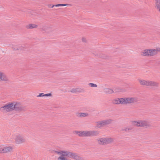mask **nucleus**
I'll return each mask as SVG.
<instances>
[{"label": "nucleus", "instance_id": "f257e3e1", "mask_svg": "<svg viewBox=\"0 0 160 160\" xmlns=\"http://www.w3.org/2000/svg\"><path fill=\"white\" fill-rule=\"evenodd\" d=\"M51 152L59 156L57 160H70L67 157L76 160H80L81 159L80 157L76 153L68 150H53L51 151Z\"/></svg>", "mask_w": 160, "mask_h": 160}, {"label": "nucleus", "instance_id": "f03ea898", "mask_svg": "<svg viewBox=\"0 0 160 160\" xmlns=\"http://www.w3.org/2000/svg\"><path fill=\"white\" fill-rule=\"evenodd\" d=\"M74 133L81 137H90L93 136H96L98 134L97 132L95 131H75L74 132Z\"/></svg>", "mask_w": 160, "mask_h": 160}, {"label": "nucleus", "instance_id": "7ed1b4c3", "mask_svg": "<svg viewBox=\"0 0 160 160\" xmlns=\"http://www.w3.org/2000/svg\"><path fill=\"white\" fill-rule=\"evenodd\" d=\"M132 124L134 126L138 127H144L147 128L150 126L148 121L146 120H138L132 122Z\"/></svg>", "mask_w": 160, "mask_h": 160}, {"label": "nucleus", "instance_id": "20e7f679", "mask_svg": "<svg viewBox=\"0 0 160 160\" xmlns=\"http://www.w3.org/2000/svg\"><path fill=\"white\" fill-rule=\"evenodd\" d=\"M98 143L100 145H105L113 142V139L111 138L102 137L97 139Z\"/></svg>", "mask_w": 160, "mask_h": 160}, {"label": "nucleus", "instance_id": "39448f33", "mask_svg": "<svg viewBox=\"0 0 160 160\" xmlns=\"http://www.w3.org/2000/svg\"><path fill=\"white\" fill-rule=\"evenodd\" d=\"M13 102L7 103L5 106L0 108L1 111L3 112H7L14 110Z\"/></svg>", "mask_w": 160, "mask_h": 160}, {"label": "nucleus", "instance_id": "423d86ee", "mask_svg": "<svg viewBox=\"0 0 160 160\" xmlns=\"http://www.w3.org/2000/svg\"><path fill=\"white\" fill-rule=\"evenodd\" d=\"M14 139L15 143L17 146L20 145L25 143L26 142L25 139L20 134L16 135Z\"/></svg>", "mask_w": 160, "mask_h": 160}, {"label": "nucleus", "instance_id": "0eeeda50", "mask_svg": "<svg viewBox=\"0 0 160 160\" xmlns=\"http://www.w3.org/2000/svg\"><path fill=\"white\" fill-rule=\"evenodd\" d=\"M127 98H117L112 100V102L116 104H127Z\"/></svg>", "mask_w": 160, "mask_h": 160}, {"label": "nucleus", "instance_id": "6e6552de", "mask_svg": "<svg viewBox=\"0 0 160 160\" xmlns=\"http://www.w3.org/2000/svg\"><path fill=\"white\" fill-rule=\"evenodd\" d=\"M158 83L157 82L146 80H145L144 84V86L152 87H158Z\"/></svg>", "mask_w": 160, "mask_h": 160}, {"label": "nucleus", "instance_id": "1a4fd4ad", "mask_svg": "<svg viewBox=\"0 0 160 160\" xmlns=\"http://www.w3.org/2000/svg\"><path fill=\"white\" fill-rule=\"evenodd\" d=\"M13 148L11 146H5L3 145V153H6L13 152Z\"/></svg>", "mask_w": 160, "mask_h": 160}, {"label": "nucleus", "instance_id": "9d476101", "mask_svg": "<svg viewBox=\"0 0 160 160\" xmlns=\"http://www.w3.org/2000/svg\"><path fill=\"white\" fill-rule=\"evenodd\" d=\"M14 110H20L22 109V105L19 102H13Z\"/></svg>", "mask_w": 160, "mask_h": 160}, {"label": "nucleus", "instance_id": "9b49d317", "mask_svg": "<svg viewBox=\"0 0 160 160\" xmlns=\"http://www.w3.org/2000/svg\"><path fill=\"white\" fill-rule=\"evenodd\" d=\"M127 104L134 103L137 101V99L133 97H128L127 98Z\"/></svg>", "mask_w": 160, "mask_h": 160}, {"label": "nucleus", "instance_id": "f8f14e48", "mask_svg": "<svg viewBox=\"0 0 160 160\" xmlns=\"http://www.w3.org/2000/svg\"><path fill=\"white\" fill-rule=\"evenodd\" d=\"M155 8L158 12H160V0H155Z\"/></svg>", "mask_w": 160, "mask_h": 160}, {"label": "nucleus", "instance_id": "ddd939ff", "mask_svg": "<svg viewBox=\"0 0 160 160\" xmlns=\"http://www.w3.org/2000/svg\"><path fill=\"white\" fill-rule=\"evenodd\" d=\"M156 54V49H148V56H152Z\"/></svg>", "mask_w": 160, "mask_h": 160}, {"label": "nucleus", "instance_id": "4468645a", "mask_svg": "<svg viewBox=\"0 0 160 160\" xmlns=\"http://www.w3.org/2000/svg\"><path fill=\"white\" fill-rule=\"evenodd\" d=\"M8 79L7 77L3 73L0 72V82L7 81Z\"/></svg>", "mask_w": 160, "mask_h": 160}, {"label": "nucleus", "instance_id": "2eb2a0df", "mask_svg": "<svg viewBox=\"0 0 160 160\" xmlns=\"http://www.w3.org/2000/svg\"><path fill=\"white\" fill-rule=\"evenodd\" d=\"M76 115L79 118H84L88 116L89 114L87 112L78 113L76 114Z\"/></svg>", "mask_w": 160, "mask_h": 160}, {"label": "nucleus", "instance_id": "dca6fc26", "mask_svg": "<svg viewBox=\"0 0 160 160\" xmlns=\"http://www.w3.org/2000/svg\"><path fill=\"white\" fill-rule=\"evenodd\" d=\"M140 54L142 56L148 57V49L143 50L141 52Z\"/></svg>", "mask_w": 160, "mask_h": 160}, {"label": "nucleus", "instance_id": "f3484780", "mask_svg": "<svg viewBox=\"0 0 160 160\" xmlns=\"http://www.w3.org/2000/svg\"><path fill=\"white\" fill-rule=\"evenodd\" d=\"M38 27V26L35 24H29L26 26V27L28 29H32L34 28H37Z\"/></svg>", "mask_w": 160, "mask_h": 160}, {"label": "nucleus", "instance_id": "a211bd4d", "mask_svg": "<svg viewBox=\"0 0 160 160\" xmlns=\"http://www.w3.org/2000/svg\"><path fill=\"white\" fill-rule=\"evenodd\" d=\"M96 127L98 128H101L103 126H104V123L103 120L99 121L96 122Z\"/></svg>", "mask_w": 160, "mask_h": 160}, {"label": "nucleus", "instance_id": "6ab92c4d", "mask_svg": "<svg viewBox=\"0 0 160 160\" xmlns=\"http://www.w3.org/2000/svg\"><path fill=\"white\" fill-rule=\"evenodd\" d=\"M52 94L51 93H48L46 94H44L43 93H40L38 94V95L37 96V97H50L51 96Z\"/></svg>", "mask_w": 160, "mask_h": 160}, {"label": "nucleus", "instance_id": "aec40b11", "mask_svg": "<svg viewBox=\"0 0 160 160\" xmlns=\"http://www.w3.org/2000/svg\"><path fill=\"white\" fill-rule=\"evenodd\" d=\"M104 92L108 94H112L113 92V90L110 88H106L104 90Z\"/></svg>", "mask_w": 160, "mask_h": 160}, {"label": "nucleus", "instance_id": "412c9836", "mask_svg": "<svg viewBox=\"0 0 160 160\" xmlns=\"http://www.w3.org/2000/svg\"><path fill=\"white\" fill-rule=\"evenodd\" d=\"M104 125H106L111 123L112 122V120L111 119H107L103 120Z\"/></svg>", "mask_w": 160, "mask_h": 160}, {"label": "nucleus", "instance_id": "4be33fe9", "mask_svg": "<svg viewBox=\"0 0 160 160\" xmlns=\"http://www.w3.org/2000/svg\"><path fill=\"white\" fill-rule=\"evenodd\" d=\"M138 81L140 85L144 86V82L145 81V80L141 79H138Z\"/></svg>", "mask_w": 160, "mask_h": 160}, {"label": "nucleus", "instance_id": "5701e85b", "mask_svg": "<svg viewBox=\"0 0 160 160\" xmlns=\"http://www.w3.org/2000/svg\"><path fill=\"white\" fill-rule=\"evenodd\" d=\"M0 154H3V145H0Z\"/></svg>", "mask_w": 160, "mask_h": 160}, {"label": "nucleus", "instance_id": "b1692460", "mask_svg": "<svg viewBox=\"0 0 160 160\" xmlns=\"http://www.w3.org/2000/svg\"><path fill=\"white\" fill-rule=\"evenodd\" d=\"M68 5V4H58L55 5V7H58L60 6H65Z\"/></svg>", "mask_w": 160, "mask_h": 160}, {"label": "nucleus", "instance_id": "393cba45", "mask_svg": "<svg viewBox=\"0 0 160 160\" xmlns=\"http://www.w3.org/2000/svg\"><path fill=\"white\" fill-rule=\"evenodd\" d=\"M88 85L92 87H97V85L96 84L93 83H89Z\"/></svg>", "mask_w": 160, "mask_h": 160}, {"label": "nucleus", "instance_id": "a878e982", "mask_svg": "<svg viewBox=\"0 0 160 160\" xmlns=\"http://www.w3.org/2000/svg\"><path fill=\"white\" fill-rule=\"evenodd\" d=\"M156 54H157L158 52H160V48H157L156 49Z\"/></svg>", "mask_w": 160, "mask_h": 160}, {"label": "nucleus", "instance_id": "bb28decb", "mask_svg": "<svg viewBox=\"0 0 160 160\" xmlns=\"http://www.w3.org/2000/svg\"><path fill=\"white\" fill-rule=\"evenodd\" d=\"M76 91V90L75 89H72L71 91V92H74Z\"/></svg>", "mask_w": 160, "mask_h": 160}, {"label": "nucleus", "instance_id": "cd10ccee", "mask_svg": "<svg viewBox=\"0 0 160 160\" xmlns=\"http://www.w3.org/2000/svg\"><path fill=\"white\" fill-rule=\"evenodd\" d=\"M82 40L83 42H86V40L85 38H82Z\"/></svg>", "mask_w": 160, "mask_h": 160}, {"label": "nucleus", "instance_id": "c85d7f7f", "mask_svg": "<svg viewBox=\"0 0 160 160\" xmlns=\"http://www.w3.org/2000/svg\"><path fill=\"white\" fill-rule=\"evenodd\" d=\"M55 5H50V7L51 8H53L54 7H55Z\"/></svg>", "mask_w": 160, "mask_h": 160}]
</instances>
